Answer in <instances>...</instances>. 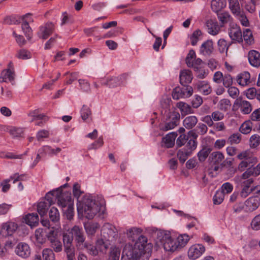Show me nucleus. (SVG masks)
I'll return each instance as SVG.
<instances>
[{"instance_id":"obj_21","label":"nucleus","mask_w":260,"mask_h":260,"mask_svg":"<svg viewBox=\"0 0 260 260\" xmlns=\"http://www.w3.org/2000/svg\"><path fill=\"white\" fill-rule=\"evenodd\" d=\"M237 158L239 160H249L253 161H257V159L255 157L252 151L249 150H245L240 152L237 156Z\"/></svg>"},{"instance_id":"obj_48","label":"nucleus","mask_w":260,"mask_h":260,"mask_svg":"<svg viewBox=\"0 0 260 260\" xmlns=\"http://www.w3.org/2000/svg\"><path fill=\"white\" fill-rule=\"evenodd\" d=\"M16 57L21 59H27L31 58V54L29 51L22 49L18 51Z\"/></svg>"},{"instance_id":"obj_49","label":"nucleus","mask_w":260,"mask_h":260,"mask_svg":"<svg viewBox=\"0 0 260 260\" xmlns=\"http://www.w3.org/2000/svg\"><path fill=\"white\" fill-rule=\"evenodd\" d=\"M23 155V154L16 155L11 152L0 151V157L3 158L21 159Z\"/></svg>"},{"instance_id":"obj_30","label":"nucleus","mask_w":260,"mask_h":260,"mask_svg":"<svg viewBox=\"0 0 260 260\" xmlns=\"http://www.w3.org/2000/svg\"><path fill=\"white\" fill-rule=\"evenodd\" d=\"M251 176H254V174L252 171L251 168L248 169L245 172H244L241 175L236 176L234 178V181L237 183H242V181L246 180L249 178H251Z\"/></svg>"},{"instance_id":"obj_58","label":"nucleus","mask_w":260,"mask_h":260,"mask_svg":"<svg viewBox=\"0 0 260 260\" xmlns=\"http://www.w3.org/2000/svg\"><path fill=\"white\" fill-rule=\"evenodd\" d=\"M251 123L249 121L244 122L240 126L239 130L242 134H249L251 131Z\"/></svg>"},{"instance_id":"obj_28","label":"nucleus","mask_w":260,"mask_h":260,"mask_svg":"<svg viewBox=\"0 0 260 260\" xmlns=\"http://www.w3.org/2000/svg\"><path fill=\"white\" fill-rule=\"evenodd\" d=\"M198 119L195 116H188L185 118L183 120V125L188 129L194 127L197 124Z\"/></svg>"},{"instance_id":"obj_38","label":"nucleus","mask_w":260,"mask_h":260,"mask_svg":"<svg viewBox=\"0 0 260 260\" xmlns=\"http://www.w3.org/2000/svg\"><path fill=\"white\" fill-rule=\"evenodd\" d=\"M177 106L180 110L182 114L186 115L193 113L191 107L185 103L180 102L177 103Z\"/></svg>"},{"instance_id":"obj_19","label":"nucleus","mask_w":260,"mask_h":260,"mask_svg":"<svg viewBox=\"0 0 260 260\" xmlns=\"http://www.w3.org/2000/svg\"><path fill=\"white\" fill-rule=\"evenodd\" d=\"M248 60L251 65L255 67L260 66V53L255 50H251L248 53Z\"/></svg>"},{"instance_id":"obj_26","label":"nucleus","mask_w":260,"mask_h":260,"mask_svg":"<svg viewBox=\"0 0 260 260\" xmlns=\"http://www.w3.org/2000/svg\"><path fill=\"white\" fill-rule=\"evenodd\" d=\"M177 136L176 132H171L167 134L166 136L162 139V141L165 146L168 148L172 147L175 143V140Z\"/></svg>"},{"instance_id":"obj_33","label":"nucleus","mask_w":260,"mask_h":260,"mask_svg":"<svg viewBox=\"0 0 260 260\" xmlns=\"http://www.w3.org/2000/svg\"><path fill=\"white\" fill-rule=\"evenodd\" d=\"M244 40L245 43L251 45L254 42V38L251 30L249 28L245 29L242 34V40Z\"/></svg>"},{"instance_id":"obj_47","label":"nucleus","mask_w":260,"mask_h":260,"mask_svg":"<svg viewBox=\"0 0 260 260\" xmlns=\"http://www.w3.org/2000/svg\"><path fill=\"white\" fill-rule=\"evenodd\" d=\"M197 146V141H194L193 139H188L186 142V145L184 148L189 152L190 153H192V151H193L196 149Z\"/></svg>"},{"instance_id":"obj_18","label":"nucleus","mask_w":260,"mask_h":260,"mask_svg":"<svg viewBox=\"0 0 260 260\" xmlns=\"http://www.w3.org/2000/svg\"><path fill=\"white\" fill-rule=\"evenodd\" d=\"M213 42L211 40H207L204 42L200 47V53L205 56H210L213 51Z\"/></svg>"},{"instance_id":"obj_41","label":"nucleus","mask_w":260,"mask_h":260,"mask_svg":"<svg viewBox=\"0 0 260 260\" xmlns=\"http://www.w3.org/2000/svg\"><path fill=\"white\" fill-rule=\"evenodd\" d=\"M211 151L212 149L210 148L207 147H204L198 153L199 160L201 162L205 161Z\"/></svg>"},{"instance_id":"obj_40","label":"nucleus","mask_w":260,"mask_h":260,"mask_svg":"<svg viewBox=\"0 0 260 260\" xmlns=\"http://www.w3.org/2000/svg\"><path fill=\"white\" fill-rule=\"evenodd\" d=\"M20 23V17L12 15L6 17L4 19V23L8 25L17 24Z\"/></svg>"},{"instance_id":"obj_35","label":"nucleus","mask_w":260,"mask_h":260,"mask_svg":"<svg viewBox=\"0 0 260 260\" xmlns=\"http://www.w3.org/2000/svg\"><path fill=\"white\" fill-rule=\"evenodd\" d=\"M217 17L222 25L228 22L232 23V18L229 12H222L217 14Z\"/></svg>"},{"instance_id":"obj_31","label":"nucleus","mask_w":260,"mask_h":260,"mask_svg":"<svg viewBox=\"0 0 260 260\" xmlns=\"http://www.w3.org/2000/svg\"><path fill=\"white\" fill-rule=\"evenodd\" d=\"M242 0H229V8L235 15L239 14L242 12L240 7L239 3H241Z\"/></svg>"},{"instance_id":"obj_64","label":"nucleus","mask_w":260,"mask_h":260,"mask_svg":"<svg viewBox=\"0 0 260 260\" xmlns=\"http://www.w3.org/2000/svg\"><path fill=\"white\" fill-rule=\"evenodd\" d=\"M251 227L252 230L257 231L260 230V214L255 216L251 222Z\"/></svg>"},{"instance_id":"obj_63","label":"nucleus","mask_w":260,"mask_h":260,"mask_svg":"<svg viewBox=\"0 0 260 260\" xmlns=\"http://www.w3.org/2000/svg\"><path fill=\"white\" fill-rule=\"evenodd\" d=\"M230 105L231 103L230 100L223 99L219 101L218 106L220 110L226 111L230 108Z\"/></svg>"},{"instance_id":"obj_15","label":"nucleus","mask_w":260,"mask_h":260,"mask_svg":"<svg viewBox=\"0 0 260 260\" xmlns=\"http://www.w3.org/2000/svg\"><path fill=\"white\" fill-rule=\"evenodd\" d=\"M260 206V198L253 196L249 198L245 202V210L248 212H253Z\"/></svg>"},{"instance_id":"obj_10","label":"nucleus","mask_w":260,"mask_h":260,"mask_svg":"<svg viewBox=\"0 0 260 260\" xmlns=\"http://www.w3.org/2000/svg\"><path fill=\"white\" fill-rule=\"evenodd\" d=\"M67 192H62L60 188L50 191L46 194L45 199L46 201H45L49 203V205L51 206L55 203V201H57V204L59 206V200L62 199L63 200L64 196L67 195Z\"/></svg>"},{"instance_id":"obj_61","label":"nucleus","mask_w":260,"mask_h":260,"mask_svg":"<svg viewBox=\"0 0 260 260\" xmlns=\"http://www.w3.org/2000/svg\"><path fill=\"white\" fill-rule=\"evenodd\" d=\"M50 242L51 243V247L55 252H58L62 250V246L61 242L57 238L52 240Z\"/></svg>"},{"instance_id":"obj_24","label":"nucleus","mask_w":260,"mask_h":260,"mask_svg":"<svg viewBox=\"0 0 260 260\" xmlns=\"http://www.w3.org/2000/svg\"><path fill=\"white\" fill-rule=\"evenodd\" d=\"M25 223L30 227L36 226L39 223V216L37 213L28 214L24 218Z\"/></svg>"},{"instance_id":"obj_25","label":"nucleus","mask_w":260,"mask_h":260,"mask_svg":"<svg viewBox=\"0 0 260 260\" xmlns=\"http://www.w3.org/2000/svg\"><path fill=\"white\" fill-rule=\"evenodd\" d=\"M250 75L247 72H244L237 76V82L240 85L245 86L250 82Z\"/></svg>"},{"instance_id":"obj_12","label":"nucleus","mask_w":260,"mask_h":260,"mask_svg":"<svg viewBox=\"0 0 260 260\" xmlns=\"http://www.w3.org/2000/svg\"><path fill=\"white\" fill-rule=\"evenodd\" d=\"M228 33L232 41L239 43L242 42L241 30L240 27L236 23L234 22L230 23Z\"/></svg>"},{"instance_id":"obj_23","label":"nucleus","mask_w":260,"mask_h":260,"mask_svg":"<svg viewBox=\"0 0 260 260\" xmlns=\"http://www.w3.org/2000/svg\"><path fill=\"white\" fill-rule=\"evenodd\" d=\"M61 150V148L59 147L53 148L50 146L45 145L41 147L39 150V152L40 154H48L52 156L57 155Z\"/></svg>"},{"instance_id":"obj_2","label":"nucleus","mask_w":260,"mask_h":260,"mask_svg":"<svg viewBox=\"0 0 260 260\" xmlns=\"http://www.w3.org/2000/svg\"><path fill=\"white\" fill-rule=\"evenodd\" d=\"M157 242H160L166 252L173 253L178 250L176 238L169 231L158 230L156 232Z\"/></svg>"},{"instance_id":"obj_22","label":"nucleus","mask_w":260,"mask_h":260,"mask_svg":"<svg viewBox=\"0 0 260 260\" xmlns=\"http://www.w3.org/2000/svg\"><path fill=\"white\" fill-rule=\"evenodd\" d=\"M180 82L184 86H186V84L191 82L192 79V75L189 70H183L180 73Z\"/></svg>"},{"instance_id":"obj_55","label":"nucleus","mask_w":260,"mask_h":260,"mask_svg":"<svg viewBox=\"0 0 260 260\" xmlns=\"http://www.w3.org/2000/svg\"><path fill=\"white\" fill-rule=\"evenodd\" d=\"M73 237L72 234H71V232L69 233H66L63 234V242L64 244V247L73 246Z\"/></svg>"},{"instance_id":"obj_20","label":"nucleus","mask_w":260,"mask_h":260,"mask_svg":"<svg viewBox=\"0 0 260 260\" xmlns=\"http://www.w3.org/2000/svg\"><path fill=\"white\" fill-rule=\"evenodd\" d=\"M35 237L37 244L42 245L47 239V230L38 229L35 231Z\"/></svg>"},{"instance_id":"obj_13","label":"nucleus","mask_w":260,"mask_h":260,"mask_svg":"<svg viewBox=\"0 0 260 260\" xmlns=\"http://www.w3.org/2000/svg\"><path fill=\"white\" fill-rule=\"evenodd\" d=\"M54 30V24L52 22H48L40 26L38 35L39 38L46 40L53 32Z\"/></svg>"},{"instance_id":"obj_46","label":"nucleus","mask_w":260,"mask_h":260,"mask_svg":"<svg viewBox=\"0 0 260 260\" xmlns=\"http://www.w3.org/2000/svg\"><path fill=\"white\" fill-rule=\"evenodd\" d=\"M49 217L53 222H57L60 219V214L58 209L55 207H52L49 213Z\"/></svg>"},{"instance_id":"obj_62","label":"nucleus","mask_w":260,"mask_h":260,"mask_svg":"<svg viewBox=\"0 0 260 260\" xmlns=\"http://www.w3.org/2000/svg\"><path fill=\"white\" fill-rule=\"evenodd\" d=\"M64 251L67 254L68 260L75 259V248L73 246L64 247Z\"/></svg>"},{"instance_id":"obj_45","label":"nucleus","mask_w":260,"mask_h":260,"mask_svg":"<svg viewBox=\"0 0 260 260\" xmlns=\"http://www.w3.org/2000/svg\"><path fill=\"white\" fill-rule=\"evenodd\" d=\"M24 129L21 127H11L9 129L10 135L14 138L21 137L23 135Z\"/></svg>"},{"instance_id":"obj_44","label":"nucleus","mask_w":260,"mask_h":260,"mask_svg":"<svg viewBox=\"0 0 260 260\" xmlns=\"http://www.w3.org/2000/svg\"><path fill=\"white\" fill-rule=\"evenodd\" d=\"M191 154L184 148L180 149L177 152V156L181 162L184 163L188 157Z\"/></svg>"},{"instance_id":"obj_6","label":"nucleus","mask_w":260,"mask_h":260,"mask_svg":"<svg viewBox=\"0 0 260 260\" xmlns=\"http://www.w3.org/2000/svg\"><path fill=\"white\" fill-rule=\"evenodd\" d=\"M180 117L179 113L177 112H169L167 115V122L164 125L161 126V129L167 131L173 129L178 124Z\"/></svg>"},{"instance_id":"obj_16","label":"nucleus","mask_w":260,"mask_h":260,"mask_svg":"<svg viewBox=\"0 0 260 260\" xmlns=\"http://www.w3.org/2000/svg\"><path fill=\"white\" fill-rule=\"evenodd\" d=\"M15 252L17 255L22 257H28L31 253L29 246L26 243L21 242L18 244L16 247Z\"/></svg>"},{"instance_id":"obj_51","label":"nucleus","mask_w":260,"mask_h":260,"mask_svg":"<svg viewBox=\"0 0 260 260\" xmlns=\"http://www.w3.org/2000/svg\"><path fill=\"white\" fill-rule=\"evenodd\" d=\"M217 44L219 51L222 53L224 52V51H227L229 46L231 45V44L228 43L223 39H219L218 41Z\"/></svg>"},{"instance_id":"obj_57","label":"nucleus","mask_w":260,"mask_h":260,"mask_svg":"<svg viewBox=\"0 0 260 260\" xmlns=\"http://www.w3.org/2000/svg\"><path fill=\"white\" fill-rule=\"evenodd\" d=\"M120 250L117 247H114L111 249L108 260H119Z\"/></svg>"},{"instance_id":"obj_9","label":"nucleus","mask_w":260,"mask_h":260,"mask_svg":"<svg viewBox=\"0 0 260 260\" xmlns=\"http://www.w3.org/2000/svg\"><path fill=\"white\" fill-rule=\"evenodd\" d=\"M193 93V89L190 86H184L182 88L176 87L172 91V95L174 100H178L181 98H187Z\"/></svg>"},{"instance_id":"obj_36","label":"nucleus","mask_w":260,"mask_h":260,"mask_svg":"<svg viewBox=\"0 0 260 260\" xmlns=\"http://www.w3.org/2000/svg\"><path fill=\"white\" fill-rule=\"evenodd\" d=\"M50 206L49 203L45 201H41L37 205V211L41 217L47 213V210Z\"/></svg>"},{"instance_id":"obj_34","label":"nucleus","mask_w":260,"mask_h":260,"mask_svg":"<svg viewBox=\"0 0 260 260\" xmlns=\"http://www.w3.org/2000/svg\"><path fill=\"white\" fill-rule=\"evenodd\" d=\"M190 238L187 234H182L176 238L178 250L184 247L189 241Z\"/></svg>"},{"instance_id":"obj_3","label":"nucleus","mask_w":260,"mask_h":260,"mask_svg":"<svg viewBox=\"0 0 260 260\" xmlns=\"http://www.w3.org/2000/svg\"><path fill=\"white\" fill-rule=\"evenodd\" d=\"M64 199H60L59 202V206L61 207L64 214L69 220L73 219L74 213V202L72 200L71 194L69 192L66 193Z\"/></svg>"},{"instance_id":"obj_53","label":"nucleus","mask_w":260,"mask_h":260,"mask_svg":"<svg viewBox=\"0 0 260 260\" xmlns=\"http://www.w3.org/2000/svg\"><path fill=\"white\" fill-rule=\"evenodd\" d=\"M80 114L82 119L85 121L91 115V112L87 106L83 105L80 111Z\"/></svg>"},{"instance_id":"obj_37","label":"nucleus","mask_w":260,"mask_h":260,"mask_svg":"<svg viewBox=\"0 0 260 260\" xmlns=\"http://www.w3.org/2000/svg\"><path fill=\"white\" fill-rule=\"evenodd\" d=\"M109 241H106L103 237L96 241V247L99 251L104 252L108 249L110 243Z\"/></svg>"},{"instance_id":"obj_42","label":"nucleus","mask_w":260,"mask_h":260,"mask_svg":"<svg viewBox=\"0 0 260 260\" xmlns=\"http://www.w3.org/2000/svg\"><path fill=\"white\" fill-rule=\"evenodd\" d=\"M87 234L88 235H93L95 234L96 230L100 228L98 223H90L84 226Z\"/></svg>"},{"instance_id":"obj_7","label":"nucleus","mask_w":260,"mask_h":260,"mask_svg":"<svg viewBox=\"0 0 260 260\" xmlns=\"http://www.w3.org/2000/svg\"><path fill=\"white\" fill-rule=\"evenodd\" d=\"M15 74L13 63L10 61L6 69L4 70L0 75V83L10 82L14 85Z\"/></svg>"},{"instance_id":"obj_39","label":"nucleus","mask_w":260,"mask_h":260,"mask_svg":"<svg viewBox=\"0 0 260 260\" xmlns=\"http://www.w3.org/2000/svg\"><path fill=\"white\" fill-rule=\"evenodd\" d=\"M28 116L31 118V121L42 120L44 121L47 120L48 117L43 114H39L38 110H34L30 112Z\"/></svg>"},{"instance_id":"obj_54","label":"nucleus","mask_w":260,"mask_h":260,"mask_svg":"<svg viewBox=\"0 0 260 260\" xmlns=\"http://www.w3.org/2000/svg\"><path fill=\"white\" fill-rule=\"evenodd\" d=\"M224 198V194L223 191H217L213 198V203L216 205H219L223 202Z\"/></svg>"},{"instance_id":"obj_11","label":"nucleus","mask_w":260,"mask_h":260,"mask_svg":"<svg viewBox=\"0 0 260 260\" xmlns=\"http://www.w3.org/2000/svg\"><path fill=\"white\" fill-rule=\"evenodd\" d=\"M205 247L201 244H195L188 249L187 255L189 259L196 260L201 257L205 252Z\"/></svg>"},{"instance_id":"obj_14","label":"nucleus","mask_w":260,"mask_h":260,"mask_svg":"<svg viewBox=\"0 0 260 260\" xmlns=\"http://www.w3.org/2000/svg\"><path fill=\"white\" fill-rule=\"evenodd\" d=\"M234 107L239 109L240 112L243 114H249L252 110L251 104L241 98L236 99L234 103Z\"/></svg>"},{"instance_id":"obj_43","label":"nucleus","mask_w":260,"mask_h":260,"mask_svg":"<svg viewBox=\"0 0 260 260\" xmlns=\"http://www.w3.org/2000/svg\"><path fill=\"white\" fill-rule=\"evenodd\" d=\"M210 157L214 163L219 164L223 160L224 156L222 152L216 151L212 152L211 154Z\"/></svg>"},{"instance_id":"obj_4","label":"nucleus","mask_w":260,"mask_h":260,"mask_svg":"<svg viewBox=\"0 0 260 260\" xmlns=\"http://www.w3.org/2000/svg\"><path fill=\"white\" fill-rule=\"evenodd\" d=\"M71 234L73 235L78 249H84L85 247H88L87 244L85 242V237L82 228L75 225L71 229Z\"/></svg>"},{"instance_id":"obj_50","label":"nucleus","mask_w":260,"mask_h":260,"mask_svg":"<svg viewBox=\"0 0 260 260\" xmlns=\"http://www.w3.org/2000/svg\"><path fill=\"white\" fill-rule=\"evenodd\" d=\"M42 255L44 260H55L54 254L51 249H44L43 250Z\"/></svg>"},{"instance_id":"obj_1","label":"nucleus","mask_w":260,"mask_h":260,"mask_svg":"<svg viewBox=\"0 0 260 260\" xmlns=\"http://www.w3.org/2000/svg\"><path fill=\"white\" fill-rule=\"evenodd\" d=\"M74 197L77 199V211L79 213L84 214L88 219H92L97 213L101 212L104 213L105 206L104 202L101 200L100 202H96L94 197L91 195H85L81 201L79 200V197L83 193L81 190V186L78 183H75L73 187Z\"/></svg>"},{"instance_id":"obj_29","label":"nucleus","mask_w":260,"mask_h":260,"mask_svg":"<svg viewBox=\"0 0 260 260\" xmlns=\"http://www.w3.org/2000/svg\"><path fill=\"white\" fill-rule=\"evenodd\" d=\"M142 232V230L140 228L132 227L126 230L125 233L129 240L134 241Z\"/></svg>"},{"instance_id":"obj_60","label":"nucleus","mask_w":260,"mask_h":260,"mask_svg":"<svg viewBox=\"0 0 260 260\" xmlns=\"http://www.w3.org/2000/svg\"><path fill=\"white\" fill-rule=\"evenodd\" d=\"M249 141L250 147L256 148L260 144V137L257 134L253 135L251 136Z\"/></svg>"},{"instance_id":"obj_27","label":"nucleus","mask_w":260,"mask_h":260,"mask_svg":"<svg viewBox=\"0 0 260 260\" xmlns=\"http://www.w3.org/2000/svg\"><path fill=\"white\" fill-rule=\"evenodd\" d=\"M226 6V0H212L211 3V7L213 11L218 12Z\"/></svg>"},{"instance_id":"obj_17","label":"nucleus","mask_w":260,"mask_h":260,"mask_svg":"<svg viewBox=\"0 0 260 260\" xmlns=\"http://www.w3.org/2000/svg\"><path fill=\"white\" fill-rule=\"evenodd\" d=\"M208 32L212 35H217L220 31V26L215 20L209 19L206 22Z\"/></svg>"},{"instance_id":"obj_56","label":"nucleus","mask_w":260,"mask_h":260,"mask_svg":"<svg viewBox=\"0 0 260 260\" xmlns=\"http://www.w3.org/2000/svg\"><path fill=\"white\" fill-rule=\"evenodd\" d=\"M121 77H113L108 79L106 84L110 87H116L120 84V79Z\"/></svg>"},{"instance_id":"obj_5","label":"nucleus","mask_w":260,"mask_h":260,"mask_svg":"<svg viewBox=\"0 0 260 260\" xmlns=\"http://www.w3.org/2000/svg\"><path fill=\"white\" fill-rule=\"evenodd\" d=\"M101 236L106 241L114 242L118 237L117 230L114 225L106 223L102 226Z\"/></svg>"},{"instance_id":"obj_8","label":"nucleus","mask_w":260,"mask_h":260,"mask_svg":"<svg viewBox=\"0 0 260 260\" xmlns=\"http://www.w3.org/2000/svg\"><path fill=\"white\" fill-rule=\"evenodd\" d=\"M18 228L17 223L14 222L9 221L3 223L1 226L0 235L5 238L12 236Z\"/></svg>"},{"instance_id":"obj_59","label":"nucleus","mask_w":260,"mask_h":260,"mask_svg":"<svg viewBox=\"0 0 260 260\" xmlns=\"http://www.w3.org/2000/svg\"><path fill=\"white\" fill-rule=\"evenodd\" d=\"M22 29L27 39H31L32 35V29L27 23H22L21 25Z\"/></svg>"},{"instance_id":"obj_52","label":"nucleus","mask_w":260,"mask_h":260,"mask_svg":"<svg viewBox=\"0 0 260 260\" xmlns=\"http://www.w3.org/2000/svg\"><path fill=\"white\" fill-rule=\"evenodd\" d=\"M202 34V32L200 29H197L193 32L190 38L191 44L192 46H194L197 44Z\"/></svg>"},{"instance_id":"obj_32","label":"nucleus","mask_w":260,"mask_h":260,"mask_svg":"<svg viewBox=\"0 0 260 260\" xmlns=\"http://www.w3.org/2000/svg\"><path fill=\"white\" fill-rule=\"evenodd\" d=\"M197 87L199 91L204 95L209 94L212 91L210 86L205 81H201L198 83Z\"/></svg>"}]
</instances>
